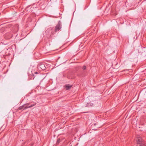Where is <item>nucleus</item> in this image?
Returning <instances> with one entry per match:
<instances>
[{
    "label": "nucleus",
    "instance_id": "f257e3e1",
    "mask_svg": "<svg viewBox=\"0 0 146 146\" xmlns=\"http://www.w3.org/2000/svg\"><path fill=\"white\" fill-rule=\"evenodd\" d=\"M36 103H34L33 104H31L30 105H29V103H27L24 105H22L21 106H20L19 108V109L20 110L22 109H26L27 108H30L33 106H35L36 104Z\"/></svg>",
    "mask_w": 146,
    "mask_h": 146
},
{
    "label": "nucleus",
    "instance_id": "f03ea898",
    "mask_svg": "<svg viewBox=\"0 0 146 146\" xmlns=\"http://www.w3.org/2000/svg\"><path fill=\"white\" fill-rule=\"evenodd\" d=\"M37 68L39 70H44L46 67L44 63L40 62L38 63L37 65Z\"/></svg>",
    "mask_w": 146,
    "mask_h": 146
},
{
    "label": "nucleus",
    "instance_id": "7ed1b4c3",
    "mask_svg": "<svg viewBox=\"0 0 146 146\" xmlns=\"http://www.w3.org/2000/svg\"><path fill=\"white\" fill-rule=\"evenodd\" d=\"M137 146H146L143 142L142 139L141 137H137Z\"/></svg>",
    "mask_w": 146,
    "mask_h": 146
},
{
    "label": "nucleus",
    "instance_id": "20e7f679",
    "mask_svg": "<svg viewBox=\"0 0 146 146\" xmlns=\"http://www.w3.org/2000/svg\"><path fill=\"white\" fill-rule=\"evenodd\" d=\"M61 28V24L60 22H58L55 27V31L56 32L59 31Z\"/></svg>",
    "mask_w": 146,
    "mask_h": 146
},
{
    "label": "nucleus",
    "instance_id": "39448f33",
    "mask_svg": "<svg viewBox=\"0 0 146 146\" xmlns=\"http://www.w3.org/2000/svg\"><path fill=\"white\" fill-rule=\"evenodd\" d=\"M72 86L71 85H66V90H68L70 89L72 87Z\"/></svg>",
    "mask_w": 146,
    "mask_h": 146
},
{
    "label": "nucleus",
    "instance_id": "423d86ee",
    "mask_svg": "<svg viewBox=\"0 0 146 146\" xmlns=\"http://www.w3.org/2000/svg\"><path fill=\"white\" fill-rule=\"evenodd\" d=\"M83 70H85L86 69V67L85 66H84L82 68Z\"/></svg>",
    "mask_w": 146,
    "mask_h": 146
},
{
    "label": "nucleus",
    "instance_id": "0eeeda50",
    "mask_svg": "<svg viewBox=\"0 0 146 146\" xmlns=\"http://www.w3.org/2000/svg\"><path fill=\"white\" fill-rule=\"evenodd\" d=\"M60 142V139H57V143H59Z\"/></svg>",
    "mask_w": 146,
    "mask_h": 146
},
{
    "label": "nucleus",
    "instance_id": "6e6552de",
    "mask_svg": "<svg viewBox=\"0 0 146 146\" xmlns=\"http://www.w3.org/2000/svg\"><path fill=\"white\" fill-rule=\"evenodd\" d=\"M35 73L36 74H37V72H35Z\"/></svg>",
    "mask_w": 146,
    "mask_h": 146
}]
</instances>
